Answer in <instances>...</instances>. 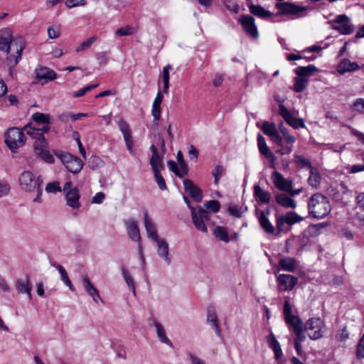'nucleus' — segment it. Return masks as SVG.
I'll return each instance as SVG.
<instances>
[{
    "label": "nucleus",
    "mask_w": 364,
    "mask_h": 364,
    "mask_svg": "<svg viewBox=\"0 0 364 364\" xmlns=\"http://www.w3.org/2000/svg\"><path fill=\"white\" fill-rule=\"evenodd\" d=\"M279 264L282 269L293 272L296 268V260L293 257H287L280 259Z\"/></svg>",
    "instance_id": "obj_30"
},
{
    "label": "nucleus",
    "mask_w": 364,
    "mask_h": 364,
    "mask_svg": "<svg viewBox=\"0 0 364 364\" xmlns=\"http://www.w3.org/2000/svg\"><path fill=\"white\" fill-rule=\"evenodd\" d=\"M294 161L299 166H300V168L306 167L309 168L311 170V173H312V170H314V168L311 165V161L308 159H306L300 155H295Z\"/></svg>",
    "instance_id": "obj_42"
},
{
    "label": "nucleus",
    "mask_w": 364,
    "mask_h": 364,
    "mask_svg": "<svg viewBox=\"0 0 364 364\" xmlns=\"http://www.w3.org/2000/svg\"><path fill=\"white\" fill-rule=\"evenodd\" d=\"M225 172V168L220 166L217 165L212 171V174L214 177V184L217 185L223 174Z\"/></svg>",
    "instance_id": "obj_50"
},
{
    "label": "nucleus",
    "mask_w": 364,
    "mask_h": 364,
    "mask_svg": "<svg viewBox=\"0 0 364 364\" xmlns=\"http://www.w3.org/2000/svg\"><path fill=\"white\" fill-rule=\"evenodd\" d=\"M5 143L9 149L15 153L16 150L24 146L26 137L23 132L18 127H11L4 134Z\"/></svg>",
    "instance_id": "obj_5"
},
{
    "label": "nucleus",
    "mask_w": 364,
    "mask_h": 364,
    "mask_svg": "<svg viewBox=\"0 0 364 364\" xmlns=\"http://www.w3.org/2000/svg\"><path fill=\"white\" fill-rule=\"evenodd\" d=\"M196 213H197L199 218L203 219L204 222L210 220V219L208 211L201 207H198V209L196 210Z\"/></svg>",
    "instance_id": "obj_62"
},
{
    "label": "nucleus",
    "mask_w": 364,
    "mask_h": 364,
    "mask_svg": "<svg viewBox=\"0 0 364 364\" xmlns=\"http://www.w3.org/2000/svg\"><path fill=\"white\" fill-rule=\"evenodd\" d=\"M262 131L264 134L269 137L272 136L276 132H277L275 124L269 122H263Z\"/></svg>",
    "instance_id": "obj_46"
},
{
    "label": "nucleus",
    "mask_w": 364,
    "mask_h": 364,
    "mask_svg": "<svg viewBox=\"0 0 364 364\" xmlns=\"http://www.w3.org/2000/svg\"><path fill=\"white\" fill-rule=\"evenodd\" d=\"M82 284L85 291L89 294L96 304H98V300L102 301L99 291L90 282L87 276H85L83 277Z\"/></svg>",
    "instance_id": "obj_22"
},
{
    "label": "nucleus",
    "mask_w": 364,
    "mask_h": 364,
    "mask_svg": "<svg viewBox=\"0 0 364 364\" xmlns=\"http://www.w3.org/2000/svg\"><path fill=\"white\" fill-rule=\"evenodd\" d=\"M42 160L46 161L48 164H53L54 163V157L50 153L48 150L45 149L43 151H39V153L37 154Z\"/></svg>",
    "instance_id": "obj_52"
},
{
    "label": "nucleus",
    "mask_w": 364,
    "mask_h": 364,
    "mask_svg": "<svg viewBox=\"0 0 364 364\" xmlns=\"http://www.w3.org/2000/svg\"><path fill=\"white\" fill-rule=\"evenodd\" d=\"M167 165H168V167L170 169V171H172L173 173H174V174L177 177H178V178L183 177V173H181V172L178 169L177 164L175 161H171V160L168 161Z\"/></svg>",
    "instance_id": "obj_57"
},
{
    "label": "nucleus",
    "mask_w": 364,
    "mask_h": 364,
    "mask_svg": "<svg viewBox=\"0 0 364 364\" xmlns=\"http://www.w3.org/2000/svg\"><path fill=\"white\" fill-rule=\"evenodd\" d=\"M283 314L286 323L291 328L292 332L295 334L296 338H294V342L300 343L304 342L306 339L304 332L307 330H305L301 318L292 314L289 298L284 300Z\"/></svg>",
    "instance_id": "obj_3"
},
{
    "label": "nucleus",
    "mask_w": 364,
    "mask_h": 364,
    "mask_svg": "<svg viewBox=\"0 0 364 364\" xmlns=\"http://www.w3.org/2000/svg\"><path fill=\"white\" fill-rule=\"evenodd\" d=\"M360 69L359 65L355 62H351L348 58L343 59L337 66V71L343 75L346 73L357 71Z\"/></svg>",
    "instance_id": "obj_20"
},
{
    "label": "nucleus",
    "mask_w": 364,
    "mask_h": 364,
    "mask_svg": "<svg viewBox=\"0 0 364 364\" xmlns=\"http://www.w3.org/2000/svg\"><path fill=\"white\" fill-rule=\"evenodd\" d=\"M176 159L180 166V171L183 173V176L187 175L188 173V167L181 151H178Z\"/></svg>",
    "instance_id": "obj_44"
},
{
    "label": "nucleus",
    "mask_w": 364,
    "mask_h": 364,
    "mask_svg": "<svg viewBox=\"0 0 364 364\" xmlns=\"http://www.w3.org/2000/svg\"><path fill=\"white\" fill-rule=\"evenodd\" d=\"M154 174V178L155 181L159 188L161 191H165L167 189V186L166 184L165 179L164 178L163 176L160 173L159 170L153 171Z\"/></svg>",
    "instance_id": "obj_47"
},
{
    "label": "nucleus",
    "mask_w": 364,
    "mask_h": 364,
    "mask_svg": "<svg viewBox=\"0 0 364 364\" xmlns=\"http://www.w3.org/2000/svg\"><path fill=\"white\" fill-rule=\"evenodd\" d=\"M31 123H29L26 125L23 130H25L27 134L30 135L33 139H36V141L43 139L44 136L41 132H39V129L35 127H31Z\"/></svg>",
    "instance_id": "obj_37"
},
{
    "label": "nucleus",
    "mask_w": 364,
    "mask_h": 364,
    "mask_svg": "<svg viewBox=\"0 0 364 364\" xmlns=\"http://www.w3.org/2000/svg\"><path fill=\"white\" fill-rule=\"evenodd\" d=\"M248 8L250 14L262 19H271L272 22L279 21L278 17L284 15H296L306 10L304 6H296L289 2H278L275 5V8L278 9V12L273 14L260 5L249 4Z\"/></svg>",
    "instance_id": "obj_2"
},
{
    "label": "nucleus",
    "mask_w": 364,
    "mask_h": 364,
    "mask_svg": "<svg viewBox=\"0 0 364 364\" xmlns=\"http://www.w3.org/2000/svg\"><path fill=\"white\" fill-rule=\"evenodd\" d=\"M307 232L310 237H314L320 235L321 231L315 224H311L308 227Z\"/></svg>",
    "instance_id": "obj_64"
},
{
    "label": "nucleus",
    "mask_w": 364,
    "mask_h": 364,
    "mask_svg": "<svg viewBox=\"0 0 364 364\" xmlns=\"http://www.w3.org/2000/svg\"><path fill=\"white\" fill-rule=\"evenodd\" d=\"M205 207L213 213L219 212L220 204L218 200H210L204 203Z\"/></svg>",
    "instance_id": "obj_48"
},
{
    "label": "nucleus",
    "mask_w": 364,
    "mask_h": 364,
    "mask_svg": "<svg viewBox=\"0 0 364 364\" xmlns=\"http://www.w3.org/2000/svg\"><path fill=\"white\" fill-rule=\"evenodd\" d=\"M272 178L273 183L279 190L285 192L291 191L293 186L292 181L284 178L280 173L274 171Z\"/></svg>",
    "instance_id": "obj_15"
},
{
    "label": "nucleus",
    "mask_w": 364,
    "mask_h": 364,
    "mask_svg": "<svg viewBox=\"0 0 364 364\" xmlns=\"http://www.w3.org/2000/svg\"><path fill=\"white\" fill-rule=\"evenodd\" d=\"M154 324L156 328V333H157V336H158V338L159 339V341L161 343L166 344L167 346L173 348V343L166 336V331H165V329L163 327V326L159 322H158L156 321H154Z\"/></svg>",
    "instance_id": "obj_29"
},
{
    "label": "nucleus",
    "mask_w": 364,
    "mask_h": 364,
    "mask_svg": "<svg viewBox=\"0 0 364 364\" xmlns=\"http://www.w3.org/2000/svg\"><path fill=\"white\" fill-rule=\"evenodd\" d=\"M163 100L161 92L159 91L152 105L151 113L155 121H159L161 117V103Z\"/></svg>",
    "instance_id": "obj_28"
},
{
    "label": "nucleus",
    "mask_w": 364,
    "mask_h": 364,
    "mask_svg": "<svg viewBox=\"0 0 364 364\" xmlns=\"http://www.w3.org/2000/svg\"><path fill=\"white\" fill-rule=\"evenodd\" d=\"M184 191L196 202L200 203L203 199L202 191L193 182L188 178L183 180Z\"/></svg>",
    "instance_id": "obj_14"
},
{
    "label": "nucleus",
    "mask_w": 364,
    "mask_h": 364,
    "mask_svg": "<svg viewBox=\"0 0 364 364\" xmlns=\"http://www.w3.org/2000/svg\"><path fill=\"white\" fill-rule=\"evenodd\" d=\"M122 274L124 277V279L129 287V288L132 290L134 295H136V290H135V285H134V281L133 277L131 276V274L128 272V271L125 269L124 266H122Z\"/></svg>",
    "instance_id": "obj_33"
},
{
    "label": "nucleus",
    "mask_w": 364,
    "mask_h": 364,
    "mask_svg": "<svg viewBox=\"0 0 364 364\" xmlns=\"http://www.w3.org/2000/svg\"><path fill=\"white\" fill-rule=\"evenodd\" d=\"M46 191L47 193H56L57 192H60L61 188L60 186V183L58 181L48 183L46 185Z\"/></svg>",
    "instance_id": "obj_54"
},
{
    "label": "nucleus",
    "mask_w": 364,
    "mask_h": 364,
    "mask_svg": "<svg viewBox=\"0 0 364 364\" xmlns=\"http://www.w3.org/2000/svg\"><path fill=\"white\" fill-rule=\"evenodd\" d=\"M32 119L38 124H44L50 123V116L49 114L36 112L31 117Z\"/></svg>",
    "instance_id": "obj_35"
},
{
    "label": "nucleus",
    "mask_w": 364,
    "mask_h": 364,
    "mask_svg": "<svg viewBox=\"0 0 364 364\" xmlns=\"http://www.w3.org/2000/svg\"><path fill=\"white\" fill-rule=\"evenodd\" d=\"M352 109L359 114H364V99H356L352 105Z\"/></svg>",
    "instance_id": "obj_51"
},
{
    "label": "nucleus",
    "mask_w": 364,
    "mask_h": 364,
    "mask_svg": "<svg viewBox=\"0 0 364 364\" xmlns=\"http://www.w3.org/2000/svg\"><path fill=\"white\" fill-rule=\"evenodd\" d=\"M279 114L285 122L294 129L305 127L304 121L301 118L295 117L292 113L282 104L279 105Z\"/></svg>",
    "instance_id": "obj_8"
},
{
    "label": "nucleus",
    "mask_w": 364,
    "mask_h": 364,
    "mask_svg": "<svg viewBox=\"0 0 364 364\" xmlns=\"http://www.w3.org/2000/svg\"><path fill=\"white\" fill-rule=\"evenodd\" d=\"M21 188L27 192H33L36 188L42 186L43 181L39 176L35 178L32 172L29 171H24L21 173L18 178Z\"/></svg>",
    "instance_id": "obj_7"
},
{
    "label": "nucleus",
    "mask_w": 364,
    "mask_h": 364,
    "mask_svg": "<svg viewBox=\"0 0 364 364\" xmlns=\"http://www.w3.org/2000/svg\"><path fill=\"white\" fill-rule=\"evenodd\" d=\"M134 32V28L129 26L119 28L116 31V35L118 36H129Z\"/></svg>",
    "instance_id": "obj_59"
},
{
    "label": "nucleus",
    "mask_w": 364,
    "mask_h": 364,
    "mask_svg": "<svg viewBox=\"0 0 364 364\" xmlns=\"http://www.w3.org/2000/svg\"><path fill=\"white\" fill-rule=\"evenodd\" d=\"M172 66L170 64L166 65L164 67L163 71H162V81L164 84V89L163 91L164 93H168V88H169V79H170V75L169 71L171 70Z\"/></svg>",
    "instance_id": "obj_32"
},
{
    "label": "nucleus",
    "mask_w": 364,
    "mask_h": 364,
    "mask_svg": "<svg viewBox=\"0 0 364 364\" xmlns=\"http://www.w3.org/2000/svg\"><path fill=\"white\" fill-rule=\"evenodd\" d=\"M207 323L214 329L216 335L222 338L221 328L219 325L216 311L213 306L208 308Z\"/></svg>",
    "instance_id": "obj_17"
},
{
    "label": "nucleus",
    "mask_w": 364,
    "mask_h": 364,
    "mask_svg": "<svg viewBox=\"0 0 364 364\" xmlns=\"http://www.w3.org/2000/svg\"><path fill=\"white\" fill-rule=\"evenodd\" d=\"M73 137L77 144V146H78L80 153L84 157V159H86V151H85V149L83 147L82 144L80 141L79 133L77 132H74Z\"/></svg>",
    "instance_id": "obj_58"
},
{
    "label": "nucleus",
    "mask_w": 364,
    "mask_h": 364,
    "mask_svg": "<svg viewBox=\"0 0 364 364\" xmlns=\"http://www.w3.org/2000/svg\"><path fill=\"white\" fill-rule=\"evenodd\" d=\"M36 79L42 85L57 78L55 72L47 67H39L35 70Z\"/></svg>",
    "instance_id": "obj_13"
},
{
    "label": "nucleus",
    "mask_w": 364,
    "mask_h": 364,
    "mask_svg": "<svg viewBox=\"0 0 364 364\" xmlns=\"http://www.w3.org/2000/svg\"><path fill=\"white\" fill-rule=\"evenodd\" d=\"M278 287L280 291H289L294 289L298 282V278L291 275L282 274L277 277Z\"/></svg>",
    "instance_id": "obj_12"
},
{
    "label": "nucleus",
    "mask_w": 364,
    "mask_h": 364,
    "mask_svg": "<svg viewBox=\"0 0 364 364\" xmlns=\"http://www.w3.org/2000/svg\"><path fill=\"white\" fill-rule=\"evenodd\" d=\"M332 28L343 35L351 34L354 31L353 25L352 23H350L349 22L341 24L339 26L333 25Z\"/></svg>",
    "instance_id": "obj_34"
},
{
    "label": "nucleus",
    "mask_w": 364,
    "mask_h": 364,
    "mask_svg": "<svg viewBox=\"0 0 364 364\" xmlns=\"http://www.w3.org/2000/svg\"><path fill=\"white\" fill-rule=\"evenodd\" d=\"M125 225L127 227V234H128L129 237L132 240L139 242V252L141 254L142 261H143V262H144V256L142 254L141 243L140 242V240H141L140 231H139V228L138 227L136 221H135L134 219H129L125 221Z\"/></svg>",
    "instance_id": "obj_10"
},
{
    "label": "nucleus",
    "mask_w": 364,
    "mask_h": 364,
    "mask_svg": "<svg viewBox=\"0 0 364 364\" xmlns=\"http://www.w3.org/2000/svg\"><path fill=\"white\" fill-rule=\"evenodd\" d=\"M321 177L319 174L316 173L314 175V173H311V176L308 178V182L309 185L311 186L317 187L320 183Z\"/></svg>",
    "instance_id": "obj_61"
},
{
    "label": "nucleus",
    "mask_w": 364,
    "mask_h": 364,
    "mask_svg": "<svg viewBox=\"0 0 364 364\" xmlns=\"http://www.w3.org/2000/svg\"><path fill=\"white\" fill-rule=\"evenodd\" d=\"M323 322L320 318H311L305 323L304 327L305 330H314L316 328H321Z\"/></svg>",
    "instance_id": "obj_40"
},
{
    "label": "nucleus",
    "mask_w": 364,
    "mask_h": 364,
    "mask_svg": "<svg viewBox=\"0 0 364 364\" xmlns=\"http://www.w3.org/2000/svg\"><path fill=\"white\" fill-rule=\"evenodd\" d=\"M214 234H215V236L217 238L220 239V240L225 242H229L228 232L224 227H222V226L216 227L214 230Z\"/></svg>",
    "instance_id": "obj_43"
},
{
    "label": "nucleus",
    "mask_w": 364,
    "mask_h": 364,
    "mask_svg": "<svg viewBox=\"0 0 364 364\" xmlns=\"http://www.w3.org/2000/svg\"><path fill=\"white\" fill-rule=\"evenodd\" d=\"M318 70L314 65H309L307 66H299L294 70L295 74L301 78L312 76Z\"/></svg>",
    "instance_id": "obj_27"
},
{
    "label": "nucleus",
    "mask_w": 364,
    "mask_h": 364,
    "mask_svg": "<svg viewBox=\"0 0 364 364\" xmlns=\"http://www.w3.org/2000/svg\"><path fill=\"white\" fill-rule=\"evenodd\" d=\"M239 22L244 31L250 36L257 38L259 36L258 31L255 25V18L250 15H242Z\"/></svg>",
    "instance_id": "obj_11"
},
{
    "label": "nucleus",
    "mask_w": 364,
    "mask_h": 364,
    "mask_svg": "<svg viewBox=\"0 0 364 364\" xmlns=\"http://www.w3.org/2000/svg\"><path fill=\"white\" fill-rule=\"evenodd\" d=\"M257 146H258V149H259L260 154L264 157L269 159V168L275 169L277 158L274 155V154L270 151L269 148L267 146L264 137L261 134L259 133L257 134Z\"/></svg>",
    "instance_id": "obj_9"
},
{
    "label": "nucleus",
    "mask_w": 364,
    "mask_h": 364,
    "mask_svg": "<svg viewBox=\"0 0 364 364\" xmlns=\"http://www.w3.org/2000/svg\"><path fill=\"white\" fill-rule=\"evenodd\" d=\"M123 137H124V141H125V144H126L128 151L131 154L133 153L132 146H133L134 142H133V139H132V132H129V133H126V134L124 133Z\"/></svg>",
    "instance_id": "obj_56"
},
{
    "label": "nucleus",
    "mask_w": 364,
    "mask_h": 364,
    "mask_svg": "<svg viewBox=\"0 0 364 364\" xmlns=\"http://www.w3.org/2000/svg\"><path fill=\"white\" fill-rule=\"evenodd\" d=\"M25 47V41L22 36L13 37L11 30L9 28L0 29V50L7 54L6 63L10 75H12L14 68L21 60Z\"/></svg>",
    "instance_id": "obj_1"
},
{
    "label": "nucleus",
    "mask_w": 364,
    "mask_h": 364,
    "mask_svg": "<svg viewBox=\"0 0 364 364\" xmlns=\"http://www.w3.org/2000/svg\"><path fill=\"white\" fill-rule=\"evenodd\" d=\"M294 90L296 92H303L309 84V80L306 78H301L300 77H294Z\"/></svg>",
    "instance_id": "obj_36"
},
{
    "label": "nucleus",
    "mask_w": 364,
    "mask_h": 364,
    "mask_svg": "<svg viewBox=\"0 0 364 364\" xmlns=\"http://www.w3.org/2000/svg\"><path fill=\"white\" fill-rule=\"evenodd\" d=\"M276 202L281 206L285 208H295L296 203L291 197L285 193H277L275 196Z\"/></svg>",
    "instance_id": "obj_24"
},
{
    "label": "nucleus",
    "mask_w": 364,
    "mask_h": 364,
    "mask_svg": "<svg viewBox=\"0 0 364 364\" xmlns=\"http://www.w3.org/2000/svg\"><path fill=\"white\" fill-rule=\"evenodd\" d=\"M105 162L97 156L92 155L89 160V166L91 169L95 170L103 167Z\"/></svg>",
    "instance_id": "obj_45"
},
{
    "label": "nucleus",
    "mask_w": 364,
    "mask_h": 364,
    "mask_svg": "<svg viewBox=\"0 0 364 364\" xmlns=\"http://www.w3.org/2000/svg\"><path fill=\"white\" fill-rule=\"evenodd\" d=\"M50 264L59 272L63 282L69 288L71 291H75V289L70 279H69L65 268L61 264H59L55 262H50Z\"/></svg>",
    "instance_id": "obj_26"
},
{
    "label": "nucleus",
    "mask_w": 364,
    "mask_h": 364,
    "mask_svg": "<svg viewBox=\"0 0 364 364\" xmlns=\"http://www.w3.org/2000/svg\"><path fill=\"white\" fill-rule=\"evenodd\" d=\"M254 196L257 198L262 203H269L271 198V193L262 191L259 185L254 186Z\"/></svg>",
    "instance_id": "obj_31"
},
{
    "label": "nucleus",
    "mask_w": 364,
    "mask_h": 364,
    "mask_svg": "<svg viewBox=\"0 0 364 364\" xmlns=\"http://www.w3.org/2000/svg\"><path fill=\"white\" fill-rule=\"evenodd\" d=\"M33 147H34L35 152L36 154H38L39 153V151L46 149L47 141H46L45 137L42 139L36 141L33 144Z\"/></svg>",
    "instance_id": "obj_55"
},
{
    "label": "nucleus",
    "mask_w": 364,
    "mask_h": 364,
    "mask_svg": "<svg viewBox=\"0 0 364 364\" xmlns=\"http://www.w3.org/2000/svg\"><path fill=\"white\" fill-rule=\"evenodd\" d=\"M279 129L284 138V141L287 144H294V142L296 141L295 136L289 134V130L284 126L283 122H281L279 124Z\"/></svg>",
    "instance_id": "obj_41"
},
{
    "label": "nucleus",
    "mask_w": 364,
    "mask_h": 364,
    "mask_svg": "<svg viewBox=\"0 0 364 364\" xmlns=\"http://www.w3.org/2000/svg\"><path fill=\"white\" fill-rule=\"evenodd\" d=\"M144 222L148 237L152 239L154 242L160 239L157 234L156 226L155 223L149 219L147 212L144 213Z\"/></svg>",
    "instance_id": "obj_21"
},
{
    "label": "nucleus",
    "mask_w": 364,
    "mask_h": 364,
    "mask_svg": "<svg viewBox=\"0 0 364 364\" xmlns=\"http://www.w3.org/2000/svg\"><path fill=\"white\" fill-rule=\"evenodd\" d=\"M80 198V195L77 188H70L65 194L66 204L73 209H79L81 207Z\"/></svg>",
    "instance_id": "obj_16"
},
{
    "label": "nucleus",
    "mask_w": 364,
    "mask_h": 364,
    "mask_svg": "<svg viewBox=\"0 0 364 364\" xmlns=\"http://www.w3.org/2000/svg\"><path fill=\"white\" fill-rule=\"evenodd\" d=\"M54 154L61 161L70 172L78 173L82 170L84 164L78 156L60 150H55Z\"/></svg>",
    "instance_id": "obj_6"
},
{
    "label": "nucleus",
    "mask_w": 364,
    "mask_h": 364,
    "mask_svg": "<svg viewBox=\"0 0 364 364\" xmlns=\"http://www.w3.org/2000/svg\"><path fill=\"white\" fill-rule=\"evenodd\" d=\"M286 225H292L288 212L285 215H276V228L279 233L287 232L290 230Z\"/></svg>",
    "instance_id": "obj_23"
},
{
    "label": "nucleus",
    "mask_w": 364,
    "mask_h": 364,
    "mask_svg": "<svg viewBox=\"0 0 364 364\" xmlns=\"http://www.w3.org/2000/svg\"><path fill=\"white\" fill-rule=\"evenodd\" d=\"M16 289L19 294H27L29 299H32V284L30 282V276L26 274L23 279H18L16 282Z\"/></svg>",
    "instance_id": "obj_18"
},
{
    "label": "nucleus",
    "mask_w": 364,
    "mask_h": 364,
    "mask_svg": "<svg viewBox=\"0 0 364 364\" xmlns=\"http://www.w3.org/2000/svg\"><path fill=\"white\" fill-rule=\"evenodd\" d=\"M149 164L153 171H161L164 169V165L162 162V157L160 156L159 154L156 155H152Z\"/></svg>",
    "instance_id": "obj_38"
},
{
    "label": "nucleus",
    "mask_w": 364,
    "mask_h": 364,
    "mask_svg": "<svg viewBox=\"0 0 364 364\" xmlns=\"http://www.w3.org/2000/svg\"><path fill=\"white\" fill-rule=\"evenodd\" d=\"M95 40H96L95 36H92V37L87 38L86 41L81 43L76 48L75 51L78 53V52H80V51H82V50H85L89 48L92 45V43L95 41Z\"/></svg>",
    "instance_id": "obj_49"
},
{
    "label": "nucleus",
    "mask_w": 364,
    "mask_h": 364,
    "mask_svg": "<svg viewBox=\"0 0 364 364\" xmlns=\"http://www.w3.org/2000/svg\"><path fill=\"white\" fill-rule=\"evenodd\" d=\"M229 214L237 218L242 217V213L237 205L229 206L228 208Z\"/></svg>",
    "instance_id": "obj_60"
},
{
    "label": "nucleus",
    "mask_w": 364,
    "mask_h": 364,
    "mask_svg": "<svg viewBox=\"0 0 364 364\" xmlns=\"http://www.w3.org/2000/svg\"><path fill=\"white\" fill-rule=\"evenodd\" d=\"M267 343L269 347L272 350H274L275 349H277L281 347L279 343L276 339L274 335L271 332L269 335L267 337Z\"/></svg>",
    "instance_id": "obj_53"
},
{
    "label": "nucleus",
    "mask_w": 364,
    "mask_h": 364,
    "mask_svg": "<svg viewBox=\"0 0 364 364\" xmlns=\"http://www.w3.org/2000/svg\"><path fill=\"white\" fill-rule=\"evenodd\" d=\"M191 218L195 227L203 232H207L208 229L203 219H200L196 212L192 213Z\"/></svg>",
    "instance_id": "obj_39"
},
{
    "label": "nucleus",
    "mask_w": 364,
    "mask_h": 364,
    "mask_svg": "<svg viewBox=\"0 0 364 364\" xmlns=\"http://www.w3.org/2000/svg\"><path fill=\"white\" fill-rule=\"evenodd\" d=\"M119 129L124 134V133L131 132L130 127L128 123H127L124 119H121L118 122Z\"/></svg>",
    "instance_id": "obj_63"
},
{
    "label": "nucleus",
    "mask_w": 364,
    "mask_h": 364,
    "mask_svg": "<svg viewBox=\"0 0 364 364\" xmlns=\"http://www.w3.org/2000/svg\"><path fill=\"white\" fill-rule=\"evenodd\" d=\"M259 212L258 220L260 226L264 229V230L269 234H274L275 229L272 224L270 223L268 218L265 215L264 211L258 210L256 209V213Z\"/></svg>",
    "instance_id": "obj_25"
},
{
    "label": "nucleus",
    "mask_w": 364,
    "mask_h": 364,
    "mask_svg": "<svg viewBox=\"0 0 364 364\" xmlns=\"http://www.w3.org/2000/svg\"><path fill=\"white\" fill-rule=\"evenodd\" d=\"M308 210L309 215L316 219H322L331 212L330 201L324 195L314 193L309 198Z\"/></svg>",
    "instance_id": "obj_4"
},
{
    "label": "nucleus",
    "mask_w": 364,
    "mask_h": 364,
    "mask_svg": "<svg viewBox=\"0 0 364 364\" xmlns=\"http://www.w3.org/2000/svg\"><path fill=\"white\" fill-rule=\"evenodd\" d=\"M155 242L157 244L158 255L169 265L171 263V257L169 255L168 244L164 239H159Z\"/></svg>",
    "instance_id": "obj_19"
}]
</instances>
